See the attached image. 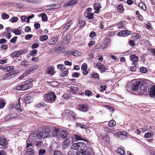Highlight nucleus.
Segmentation results:
<instances>
[{
  "instance_id": "nucleus-1",
  "label": "nucleus",
  "mask_w": 155,
  "mask_h": 155,
  "mask_svg": "<svg viewBox=\"0 0 155 155\" xmlns=\"http://www.w3.org/2000/svg\"><path fill=\"white\" fill-rule=\"evenodd\" d=\"M84 141L86 142L87 144L82 142L77 143L72 145L71 149L77 150L78 151L81 153V154L84 153L87 151H89L88 147L86 145L88 142L86 140Z\"/></svg>"
},
{
  "instance_id": "nucleus-2",
  "label": "nucleus",
  "mask_w": 155,
  "mask_h": 155,
  "mask_svg": "<svg viewBox=\"0 0 155 155\" xmlns=\"http://www.w3.org/2000/svg\"><path fill=\"white\" fill-rule=\"evenodd\" d=\"M56 96L54 92H48L45 95L44 100L50 103H53L56 100Z\"/></svg>"
},
{
  "instance_id": "nucleus-3",
  "label": "nucleus",
  "mask_w": 155,
  "mask_h": 155,
  "mask_svg": "<svg viewBox=\"0 0 155 155\" xmlns=\"http://www.w3.org/2000/svg\"><path fill=\"white\" fill-rule=\"evenodd\" d=\"M141 82L140 81H137L133 83L131 85V89H130V87L127 86V91L130 92L131 93H133V92L137 91L139 89V86Z\"/></svg>"
},
{
  "instance_id": "nucleus-4",
  "label": "nucleus",
  "mask_w": 155,
  "mask_h": 155,
  "mask_svg": "<svg viewBox=\"0 0 155 155\" xmlns=\"http://www.w3.org/2000/svg\"><path fill=\"white\" fill-rule=\"evenodd\" d=\"M78 109L80 111L86 112L89 110V107L88 105L86 104H81L78 105Z\"/></svg>"
},
{
  "instance_id": "nucleus-5",
  "label": "nucleus",
  "mask_w": 155,
  "mask_h": 155,
  "mask_svg": "<svg viewBox=\"0 0 155 155\" xmlns=\"http://www.w3.org/2000/svg\"><path fill=\"white\" fill-rule=\"evenodd\" d=\"M66 113L68 114L69 117L70 118L71 117L72 118L73 121H75L76 119L79 118L81 119V118H78L77 114L72 111L67 110H66Z\"/></svg>"
},
{
  "instance_id": "nucleus-6",
  "label": "nucleus",
  "mask_w": 155,
  "mask_h": 155,
  "mask_svg": "<svg viewBox=\"0 0 155 155\" xmlns=\"http://www.w3.org/2000/svg\"><path fill=\"white\" fill-rule=\"evenodd\" d=\"M96 67L100 72L101 73H104L105 72V70L107 69L100 62H98L96 63Z\"/></svg>"
},
{
  "instance_id": "nucleus-7",
  "label": "nucleus",
  "mask_w": 155,
  "mask_h": 155,
  "mask_svg": "<svg viewBox=\"0 0 155 155\" xmlns=\"http://www.w3.org/2000/svg\"><path fill=\"white\" fill-rule=\"evenodd\" d=\"M99 137L101 138V140L104 142L105 143H108L110 140L109 136L107 134H104L103 135H100Z\"/></svg>"
},
{
  "instance_id": "nucleus-8",
  "label": "nucleus",
  "mask_w": 155,
  "mask_h": 155,
  "mask_svg": "<svg viewBox=\"0 0 155 155\" xmlns=\"http://www.w3.org/2000/svg\"><path fill=\"white\" fill-rule=\"evenodd\" d=\"M130 58L133 62V64L134 66H136L138 64V57L136 56L135 54H133L130 55Z\"/></svg>"
},
{
  "instance_id": "nucleus-9",
  "label": "nucleus",
  "mask_w": 155,
  "mask_h": 155,
  "mask_svg": "<svg viewBox=\"0 0 155 155\" xmlns=\"http://www.w3.org/2000/svg\"><path fill=\"white\" fill-rule=\"evenodd\" d=\"M147 83H143L141 85L140 87V90L142 93H144L147 91Z\"/></svg>"
},
{
  "instance_id": "nucleus-10",
  "label": "nucleus",
  "mask_w": 155,
  "mask_h": 155,
  "mask_svg": "<svg viewBox=\"0 0 155 155\" xmlns=\"http://www.w3.org/2000/svg\"><path fill=\"white\" fill-rule=\"evenodd\" d=\"M78 1V0H71L66 2L63 5V7H67L68 6H71L75 4Z\"/></svg>"
},
{
  "instance_id": "nucleus-11",
  "label": "nucleus",
  "mask_w": 155,
  "mask_h": 155,
  "mask_svg": "<svg viewBox=\"0 0 155 155\" xmlns=\"http://www.w3.org/2000/svg\"><path fill=\"white\" fill-rule=\"evenodd\" d=\"M94 14L90 12H85L84 16L87 20L88 21L94 18Z\"/></svg>"
},
{
  "instance_id": "nucleus-12",
  "label": "nucleus",
  "mask_w": 155,
  "mask_h": 155,
  "mask_svg": "<svg viewBox=\"0 0 155 155\" xmlns=\"http://www.w3.org/2000/svg\"><path fill=\"white\" fill-rule=\"evenodd\" d=\"M43 132L44 134V137L46 138L49 136H51V130L49 128L47 127L45 128V130H43Z\"/></svg>"
},
{
  "instance_id": "nucleus-13",
  "label": "nucleus",
  "mask_w": 155,
  "mask_h": 155,
  "mask_svg": "<svg viewBox=\"0 0 155 155\" xmlns=\"http://www.w3.org/2000/svg\"><path fill=\"white\" fill-rule=\"evenodd\" d=\"M130 34V31L128 30H122L119 32L117 35L119 36H121L123 37L127 36Z\"/></svg>"
},
{
  "instance_id": "nucleus-14",
  "label": "nucleus",
  "mask_w": 155,
  "mask_h": 155,
  "mask_svg": "<svg viewBox=\"0 0 155 155\" xmlns=\"http://www.w3.org/2000/svg\"><path fill=\"white\" fill-rule=\"evenodd\" d=\"M29 88V86L27 85L25 83L24 84L17 86L16 87V89L17 90L24 91L28 89Z\"/></svg>"
},
{
  "instance_id": "nucleus-15",
  "label": "nucleus",
  "mask_w": 155,
  "mask_h": 155,
  "mask_svg": "<svg viewBox=\"0 0 155 155\" xmlns=\"http://www.w3.org/2000/svg\"><path fill=\"white\" fill-rule=\"evenodd\" d=\"M17 116V114H16L15 113H12L6 116L5 120L6 121L11 120L12 119L16 117Z\"/></svg>"
},
{
  "instance_id": "nucleus-16",
  "label": "nucleus",
  "mask_w": 155,
  "mask_h": 155,
  "mask_svg": "<svg viewBox=\"0 0 155 155\" xmlns=\"http://www.w3.org/2000/svg\"><path fill=\"white\" fill-rule=\"evenodd\" d=\"M72 140L73 141H77L79 140H85L84 138L82 137L81 136L77 134H75L72 136Z\"/></svg>"
},
{
  "instance_id": "nucleus-17",
  "label": "nucleus",
  "mask_w": 155,
  "mask_h": 155,
  "mask_svg": "<svg viewBox=\"0 0 155 155\" xmlns=\"http://www.w3.org/2000/svg\"><path fill=\"white\" fill-rule=\"evenodd\" d=\"M94 8L95 10V13H98V11L101 8V4L98 3H95L93 5Z\"/></svg>"
},
{
  "instance_id": "nucleus-18",
  "label": "nucleus",
  "mask_w": 155,
  "mask_h": 155,
  "mask_svg": "<svg viewBox=\"0 0 155 155\" xmlns=\"http://www.w3.org/2000/svg\"><path fill=\"white\" fill-rule=\"evenodd\" d=\"M70 141L69 139L68 138L65 139L64 141L62 147L64 149L68 147L70 145Z\"/></svg>"
},
{
  "instance_id": "nucleus-19",
  "label": "nucleus",
  "mask_w": 155,
  "mask_h": 155,
  "mask_svg": "<svg viewBox=\"0 0 155 155\" xmlns=\"http://www.w3.org/2000/svg\"><path fill=\"white\" fill-rule=\"evenodd\" d=\"M35 106L37 108H45L47 107L48 105L45 102H42L36 104Z\"/></svg>"
},
{
  "instance_id": "nucleus-20",
  "label": "nucleus",
  "mask_w": 155,
  "mask_h": 155,
  "mask_svg": "<svg viewBox=\"0 0 155 155\" xmlns=\"http://www.w3.org/2000/svg\"><path fill=\"white\" fill-rule=\"evenodd\" d=\"M39 42L37 39L33 41V44L31 46V48L33 49L38 48L39 46Z\"/></svg>"
},
{
  "instance_id": "nucleus-21",
  "label": "nucleus",
  "mask_w": 155,
  "mask_h": 155,
  "mask_svg": "<svg viewBox=\"0 0 155 155\" xmlns=\"http://www.w3.org/2000/svg\"><path fill=\"white\" fill-rule=\"evenodd\" d=\"M76 125L78 127H79L82 129H88L89 128L88 126L84 124H81L80 123H76Z\"/></svg>"
},
{
  "instance_id": "nucleus-22",
  "label": "nucleus",
  "mask_w": 155,
  "mask_h": 155,
  "mask_svg": "<svg viewBox=\"0 0 155 155\" xmlns=\"http://www.w3.org/2000/svg\"><path fill=\"white\" fill-rule=\"evenodd\" d=\"M45 73L46 74H50L52 75L54 74V70L52 67H48L47 68V70L46 71Z\"/></svg>"
},
{
  "instance_id": "nucleus-23",
  "label": "nucleus",
  "mask_w": 155,
  "mask_h": 155,
  "mask_svg": "<svg viewBox=\"0 0 155 155\" xmlns=\"http://www.w3.org/2000/svg\"><path fill=\"white\" fill-rule=\"evenodd\" d=\"M149 95L155 96V86L152 85L149 92Z\"/></svg>"
},
{
  "instance_id": "nucleus-24",
  "label": "nucleus",
  "mask_w": 155,
  "mask_h": 155,
  "mask_svg": "<svg viewBox=\"0 0 155 155\" xmlns=\"http://www.w3.org/2000/svg\"><path fill=\"white\" fill-rule=\"evenodd\" d=\"M24 101L26 104H29L32 101V97L30 96H26L25 97Z\"/></svg>"
},
{
  "instance_id": "nucleus-25",
  "label": "nucleus",
  "mask_w": 155,
  "mask_h": 155,
  "mask_svg": "<svg viewBox=\"0 0 155 155\" xmlns=\"http://www.w3.org/2000/svg\"><path fill=\"white\" fill-rule=\"evenodd\" d=\"M44 134V133H43V131H39L38 133L36 134V137L38 138H41V137L45 138V137H44L45 135Z\"/></svg>"
},
{
  "instance_id": "nucleus-26",
  "label": "nucleus",
  "mask_w": 155,
  "mask_h": 155,
  "mask_svg": "<svg viewBox=\"0 0 155 155\" xmlns=\"http://www.w3.org/2000/svg\"><path fill=\"white\" fill-rule=\"evenodd\" d=\"M67 135V133L65 131H62L60 132L59 136L62 138H66Z\"/></svg>"
},
{
  "instance_id": "nucleus-27",
  "label": "nucleus",
  "mask_w": 155,
  "mask_h": 155,
  "mask_svg": "<svg viewBox=\"0 0 155 155\" xmlns=\"http://www.w3.org/2000/svg\"><path fill=\"white\" fill-rule=\"evenodd\" d=\"M13 74V73L12 72H10L4 75L3 77V79L4 80H7L10 79L11 78L10 77Z\"/></svg>"
},
{
  "instance_id": "nucleus-28",
  "label": "nucleus",
  "mask_w": 155,
  "mask_h": 155,
  "mask_svg": "<svg viewBox=\"0 0 155 155\" xmlns=\"http://www.w3.org/2000/svg\"><path fill=\"white\" fill-rule=\"evenodd\" d=\"M33 81V80L32 79H29L26 80L25 82V84L29 86V88H31L32 86V85L31 82Z\"/></svg>"
},
{
  "instance_id": "nucleus-29",
  "label": "nucleus",
  "mask_w": 155,
  "mask_h": 155,
  "mask_svg": "<svg viewBox=\"0 0 155 155\" xmlns=\"http://www.w3.org/2000/svg\"><path fill=\"white\" fill-rule=\"evenodd\" d=\"M23 2L32 3L33 4H37L38 3V0H21Z\"/></svg>"
},
{
  "instance_id": "nucleus-30",
  "label": "nucleus",
  "mask_w": 155,
  "mask_h": 155,
  "mask_svg": "<svg viewBox=\"0 0 155 155\" xmlns=\"http://www.w3.org/2000/svg\"><path fill=\"white\" fill-rule=\"evenodd\" d=\"M6 144V139L4 137H0V145L5 146Z\"/></svg>"
},
{
  "instance_id": "nucleus-31",
  "label": "nucleus",
  "mask_w": 155,
  "mask_h": 155,
  "mask_svg": "<svg viewBox=\"0 0 155 155\" xmlns=\"http://www.w3.org/2000/svg\"><path fill=\"white\" fill-rule=\"evenodd\" d=\"M116 25L118 26V29L123 28H124V26L123 21H120L118 22L116 24Z\"/></svg>"
},
{
  "instance_id": "nucleus-32",
  "label": "nucleus",
  "mask_w": 155,
  "mask_h": 155,
  "mask_svg": "<svg viewBox=\"0 0 155 155\" xmlns=\"http://www.w3.org/2000/svg\"><path fill=\"white\" fill-rule=\"evenodd\" d=\"M57 38L53 37L49 41V43L51 45H54L57 42Z\"/></svg>"
},
{
  "instance_id": "nucleus-33",
  "label": "nucleus",
  "mask_w": 155,
  "mask_h": 155,
  "mask_svg": "<svg viewBox=\"0 0 155 155\" xmlns=\"http://www.w3.org/2000/svg\"><path fill=\"white\" fill-rule=\"evenodd\" d=\"M59 130L58 128H56L52 132V135L54 137H56L58 135Z\"/></svg>"
},
{
  "instance_id": "nucleus-34",
  "label": "nucleus",
  "mask_w": 155,
  "mask_h": 155,
  "mask_svg": "<svg viewBox=\"0 0 155 155\" xmlns=\"http://www.w3.org/2000/svg\"><path fill=\"white\" fill-rule=\"evenodd\" d=\"M35 151L32 148H29L28 149L27 153L28 155H34Z\"/></svg>"
},
{
  "instance_id": "nucleus-35",
  "label": "nucleus",
  "mask_w": 155,
  "mask_h": 155,
  "mask_svg": "<svg viewBox=\"0 0 155 155\" xmlns=\"http://www.w3.org/2000/svg\"><path fill=\"white\" fill-rule=\"evenodd\" d=\"M40 15L42 16V20L43 21H45L48 19V17L47 15L45 13H41Z\"/></svg>"
},
{
  "instance_id": "nucleus-36",
  "label": "nucleus",
  "mask_w": 155,
  "mask_h": 155,
  "mask_svg": "<svg viewBox=\"0 0 155 155\" xmlns=\"http://www.w3.org/2000/svg\"><path fill=\"white\" fill-rule=\"evenodd\" d=\"M18 51H15L14 52H13L11 53V56L12 58H13L15 57H18L20 56V53L19 54Z\"/></svg>"
},
{
  "instance_id": "nucleus-37",
  "label": "nucleus",
  "mask_w": 155,
  "mask_h": 155,
  "mask_svg": "<svg viewBox=\"0 0 155 155\" xmlns=\"http://www.w3.org/2000/svg\"><path fill=\"white\" fill-rule=\"evenodd\" d=\"M38 51L35 49H33L31 51L30 54H28V57L30 56L31 55L32 56H35V54H37Z\"/></svg>"
},
{
  "instance_id": "nucleus-38",
  "label": "nucleus",
  "mask_w": 155,
  "mask_h": 155,
  "mask_svg": "<svg viewBox=\"0 0 155 155\" xmlns=\"http://www.w3.org/2000/svg\"><path fill=\"white\" fill-rule=\"evenodd\" d=\"M48 38V36L47 35H45L41 36L39 38V40L41 41H46Z\"/></svg>"
},
{
  "instance_id": "nucleus-39",
  "label": "nucleus",
  "mask_w": 155,
  "mask_h": 155,
  "mask_svg": "<svg viewBox=\"0 0 155 155\" xmlns=\"http://www.w3.org/2000/svg\"><path fill=\"white\" fill-rule=\"evenodd\" d=\"M116 125V122L115 120H112L110 121L108 123V125L110 127L115 126Z\"/></svg>"
},
{
  "instance_id": "nucleus-40",
  "label": "nucleus",
  "mask_w": 155,
  "mask_h": 155,
  "mask_svg": "<svg viewBox=\"0 0 155 155\" xmlns=\"http://www.w3.org/2000/svg\"><path fill=\"white\" fill-rule=\"evenodd\" d=\"M20 98H19L18 100V104H17L15 105V108L16 110H21V105H20Z\"/></svg>"
},
{
  "instance_id": "nucleus-41",
  "label": "nucleus",
  "mask_w": 155,
  "mask_h": 155,
  "mask_svg": "<svg viewBox=\"0 0 155 155\" xmlns=\"http://www.w3.org/2000/svg\"><path fill=\"white\" fill-rule=\"evenodd\" d=\"M68 71H66L60 74V76L62 78L68 75Z\"/></svg>"
},
{
  "instance_id": "nucleus-42",
  "label": "nucleus",
  "mask_w": 155,
  "mask_h": 155,
  "mask_svg": "<svg viewBox=\"0 0 155 155\" xmlns=\"http://www.w3.org/2000/svg\"><path fill=\"white\" fill-rule=\"evenodd\" d=\"M5 105V101L3 99H1L0 100V108H2L4 107Z\"/></svg>"
},
{
  "instance_id": "nucleus-43",
  "label": "nucleus",
  "mask_w": 155,
  "mask_h": 155,
  "mask_svg": "<svg viewBox=\"0 0 155 155\" xmlns=\"http://www.w3.org/2000/svg\"><path fill=\"white\" fill-rule=\"evenodd\" d=\"M84 94L86 96H91L92 95V92L90 91L87 90L85 91Z\"/></svg>"
},
{
  "instance_id": "nucleus-44",
  "label": "nucleus",
  "mask_w": 155,
  "mask_h": 155,
  "mask_svg": "<svg viewBox=\"0 0 155 155\" xmlns=\"http://www.w3.org/2000/svg\"><path fill=\"white\" fill-rule=\"evenodd\" d=\"M57 68L61 71H63L65 68L64 66L62 64H58Z\"/></svg>"
},
{
  "instance_id": "nucleus-45",
  "label": "nucleus",
  "mask_w": 155,
  "mask_h": 155,
  "mask_svg": "<svg viewBox=\"0 0 155 155\" xmlns=\"http://www.w3.org/2000/svg\"><path fill=\"white\" fill-rule=\"evenodd\" d=\"M2 17L3 19H5L9 18V15L5 13H3L2 14Z\"/></svg>"
},
{
  "instance_id": "nucleus-46",
  "label": "nucleus",
  "mask_w": 155,
  "mask_h": 155,
  "mask_svg": "<svg viewBox=\"0 0 155 155\" xmlns=\"http://www.w3.org/2000/svg\"><path fill=\"white\" fill-rule=\"evenodd\" d=\"M13 32L16 35H20L21 34V31L16 28H15L14 29Z\"/></svg>"
},
{
  "instance_id": "nucleus-47",
  "label": "nucleus",
  "mask_w": 155,
  "mask_h": 155,
  "mask_svg": "<svg viewBox=\"0 0 155 155\" xmlns=\"http://www.w3.org/2000/svg\"><path fill=\"white\" fill-rule=\"evenodd\" d=\"M91 76L93 78H94L98 80L99 79V75L97 73L92 74Z\"/></svg>"
},
{
  "instance_id": "nucleus-48",
  "label": "nucleus",
  "mask_w": 155,
  "mask_h": 155,
  "mask_svg": "<svg viewBox=\"0 0 155 155\" xmlns=\"http://www.w3.org/2000/svg\"><path fill=\"white\" fill-rule=\"evenodd\" d=\"M38 67V65L37 64L33 65L29 68L31 72L37 69Z\"/></svg>"
},
{
  "instance_id": "nucleus-49",
  "label": "nucleus",
  "mask_w": 155,
  "mask_h": 155,
  "mask_svg": "<svg viewBox=\"0 0 155 155\" xmlns=\"http://www.w3.org/2000/svg\"><path fill=\"white\" fill-rule=\"evenodd\" d=\"M18 19V18L17 17H14L11 18L10 20V21L11 22L13 23L14 22H16Z\"/></svg>"
},
{
  "instance_id": "nucleus-50",
  "label": "nucleus",
  "mask_w": 155,
  "mask_h": 155,
  "mask_svg": "<svg viewBox=\"0 0 155 155\" xmlns=\"http://www.w3.org/2000/svg\"><path fill=\"white\" fill-rule=\"evenodd\" d=\"M140 71L141 73H146L147 72V68L145 67H142L140 68Z\"/></svg>"
},
{
  "instance_id": "nucleus-51",
  "label": "nucleus",
  "mask_w": 155,
  "mask_h": 155,
  "mask_svg": "<svg viewBox=\"0 0 155 155\" xmlns=\"http://www.w3.org/2000/svg\"><path fill=\"white\" fill-rule=\"evenodd\" d=\"M71 91H73V93H75L76 91H77L78 88V87H75L73 86H71L70 87Z\"/></svg>"
},
{
  "instance_id": "nucleus-52",
  "label": "nucleus",
  "mask_w": 155,
  "mask_h": 155,
  "mask_svg": "<svg viewBox=\"0 0 155 155\" xmlns=\"http://www.w3.org/2000/svg\"><path fill=\"white\" fill-rule=\"evenodd\" d=\"M31 72V71L29 68L28 69H27L24 71L23 74L26 77L27 75L29 74Z\"/></svg>"
},
{
  "instance_id": "nucleus-53",
  "label": "nucleus",
  "mask_w": 155,
  "mask_h": 155,
  "mask_svg": "<svg viewBox=\"0 0 155 155\" xmlns=\"http://www.w3.org/2000/svg\"><path fill=\"white\" fill-rule=\"evenodd\" d=\"M117 152L121 155H124L125 153V151L124 150L121 149L120 148L118 149L117 150Z\"/></svg>"
},
{
  "instance_id": "nucleus-54",
  "label": "nucleus",
  "mask_w": 155,
  "mask_h": 155,
  "mask_svg": "<svg viewBox=\"0 0 155 155\" xmlns=\"http://www.w3.org/2000/svg\"><path fill=\"white\" fill-rule=\"evenodd\" d=\"M133 35V37L134 40H136L140 38V36L138 33H135Z\"/></svg>"
},
{
  "instance_id": "nucleus-55",
  "label": "nucleus",
  "mask_w": 155,
  "mask_h": 155,
  "mask_svg": "<svg viewBox=\"0 0 155 155\" xmlns=\"http://www.w3.org/2000/svg\"><path fill=\"white\" fill-rule=\"evenodd\" d=\"M60 5L53 4H52V8L53 9H58L60 7Z\"/></svg>"
},
{
  "instance_id": "nucleus-56",
  "label": "nucleus",
  "mask_w": 155,
  "mask_h": 155,
  "mask_svg": "<svg viewBox=\"0 0 155 155\" xmlns=\"http://www.w3.org/2000/svg\"><path fill=\"white\" fill-rule=\"evenodd\" d=\"M80 52L78 51H72L71 52L73 56H78V53Z\"/></svg>"
},
{
  "instance_id": "nucleus-57",
  "label": "nucleus",
  "mask_w": 155,
  "mask_h": 155,
  "mask_svg": "<svg viewBox=\"0 0 155 155\" xmlns=\"http://www.w3.org/2000/svg\"><path fill=\"white\" fill-rule=\"evenodd\" d=\"M46 153V151L45 149H40L39 151L38 154L39 155H42Z\"/></svg>"
},
{
  "instance_id": "nucleus-58",
  "label": "nucleus",
  "mask_w": 155,
  "mask_h": 155,
  "mask_svg": "<svg viewBox=\"0 0 155 155\" xmlns=\"http://www.w3.org/2000/svg\"><path fill=\"white\" fill-rule=\"evenodd\" d=\"M85 24V22L84 21H79L78 24V26L79 27H83Z\"/></svg>"
},
{
  "instance_id": "nucleus-59",
  "label": "nucleus",
  "mask_w": 155,
  "mask_h": 155,
  "mask_svg": "<svg viewBox=\"0 0 155 155\" xmlns=\"http://www.w3.org/2000/svg\"><path fill=\"white\" fill-rule=\"evenodd\" d=\"M87 68V65L85 63H84L81 67V68L83 71L86 70Z\"/></svg>"
},
{
  "instance_id": "nucleus-60",
  "label": "nucleus",
  "mask_w": 155,
  "mask_h": 155,
  "mask_svg": "<svg viewBox=\"0 0 155 155\" xmlns=\"http://www.w3.org/2000/svg\"><path fill=\"white\" fill-rule=\"evenodd\" d=\"M123 7L122 5H120L117 7V11L119 12H121L122 11Z\"/></svg>"
},
{
  "instance_id": "nucleus-61",
  "label": "nucleus",
  "mask_w": 155,
  "mask_h": 155,
  "mask_svg": "<svg viewBox=\"0 0 155 155\" xmlns=\"http://www.w3.org/2000/svg\"><path fill=\"white\" fill-rule=\"evenodd\" d=\"M152 137L151 134L150 133L147 132L144 135V138H150Z\"/></svg>"
},
{
  "instance_id": "nucleus-62",
  "label": "nucleus",
  "mask_w": 155,
  "mask_h": 155,
  "mask_svg": "<svg viewBox=\"0 0 155 155\" xmlns=\"http://www.w3.org/2000/svg\"><path fill=\"white\" fill-rule=\"evenodd\" d=\"M17 36L14 37L13 38L10 40V42L12 43H15L17 40Z\"/></svg>"
},
{
  "instance_id": "nucleus-63",
  "label": "nucleus",
  "mask_w": 155,
  "mask_h": 155,
  "mask_svg": "<svg viewBox=\"0 0 155 155\" xmlns=\"http://www.w3.org/2000/svg\"><path fill=\"white\" fill-rule=\"evenodd\" d=\"M14 69V67L12 66H10L7 67L6 71H12Z\"/></svg>"
},
{
  "instance_id": "nucleus-64",
  "label": "nucleus",
  "mask_w": 155,
  "mask_h": 155,
  "mask_svg": "<svg viewBox=\"0 0 155 155\" xmlns=\"http://www.w3.org/2000/svg\"><path fill=\"white\" fill-rule=\"evenodd\" d=\"M129 44L131 46H133L135 44L134 41L133 40H130L129 41Z\"/></svg>"
}]
</instances>
